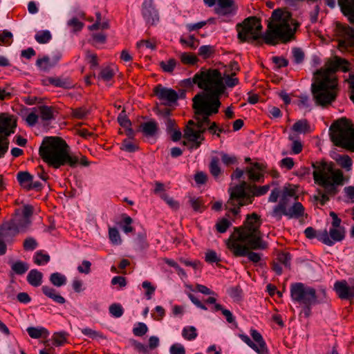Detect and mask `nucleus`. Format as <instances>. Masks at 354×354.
I'll use <instances>...</instances> for the list:
<instances>
[{"label":"nucleus","mask_w":354,"mask_h":354,"mask_svg":"<svg viewBox=\"0 0 354 354\" xmlns=\"http://www.w3.org/2000/svg\"><path fill=\"white\" fill-rule=\"evenodd\" d=\"M312 167L314 169V182L323 189H317L318 195H315L313 199L324 206L329 201L330 197H333L339 193V187L344 185L346 179L343 171L339 169H335L333 162H327L323 159L312 162Z\"/></svg>","instance_id":"obj_1"},{"label":"nucleus","mask_w":354,"mask_h":354,"mask_svg":"<svg viewBox=\"0 0 354 354\" xmlns=\"http://www.w3.org/2000/svg\"><path fill=\"white\" fill-rule=\"evenodd\" d=\"M300 23L292 19V14L286 8H277L272 12L265 32L264 43L276 46L287 44L295 39V33Z\"/></svg>","instance_id":"obj_2"},{"label":"nucleus","mask_w":354,"mask_h":354,"mask_svg":"<svg viewBox=\"0 0 354 354\" xmlns=\"http://www.w3.org/2000/svg\"><path fill=\"white\" fill-rule=\"evenodd\" d=\"M39 154L44 162L54 169L64 165L75 168L77 162L76 158L70 154V147L66 140L58 136L45 137Z\"/></svg>","instance_id":"obj_3"},{"label":"nucleus","mask_w":354,"mask_h":354,"mask_svg":"<svg viewBox=\"0 0 354 354\" xmlns=\"http://www.w3.org/2000/svg\"><path fill=\"white\" fill-rule=\"evenodd\" d=\"M196 80H198V88L205 93H198L193 99L221 104L220 97L225 91V85L219 70L203 68L195 74Z\"/></svg>","instance_id":"obj_4"},{"label":"nucleus","mask_w":354,"mask_h":354,"mask_svg":"<svg viewBox=\"0 0 354 354\" xmlns=\"http://www.w3.org/2000/svg\"><path fill=\"white\" fill-rule=\"evenodd\" d=\"M329 136L335 146L354 152V125L350 120L342 118L334 121Z\"/></svg>","instance_id":"obj_5"},{"label":"nucleus","mask_w":354,"mask_h":354,"mask_svg":"<svg viewBox=\"0 0 354 354\" xmlns=\"http://www.w3.org/2000/svg\"><path fill=\"white\" fill-rule=\"evenodd\" d=\"M226 246L234 257H247L250 261L257 263L260 262L262 254L252 250H266L268 248V243L259 237L245 241H236L228 239L226 241Z\"/></svg>","instance_id":"obj_6"},{"label":"nucleus","mask_w":354,"mask_h":354,"mask_svg":"<svg viewBox=\"0 0 354 354\" xmlns=\"http://www.w3.org/2000/svg\"><path fill=\"white\" fill-rule=\"evenodd\" d=\"M236 28L241 43L247 42L259 46L264 42L265 33H261L263 26L261 20L257 17L245 18L241 23L236 24Z\"/></svg>","instance_id":"obj_7"},{"label":"nucleus","mask_w":354,"mask_h":354,"mask_svg":"<svg viewBox=\"0 0 354 354\" xmlns=\"http://www.w3.org/2000/svg\"><path fill=\"white\" fill-rule=\"evenodd\" d=\"M290 296L292 299L299 304L309 306L325 302L326 292L322 289L317 295L314 288L297 282L290 286Z\"/></svg>","instance_id":"obj_8"},{"label":"nucleus","mask_w":354,"mask_h":354,"mask_svg":"<svg viewBox=\"0 0 354 354\" xmlns=\"http://www.w3.org/2000/svg\"><path fill=\"white\" fill-rule=\"evenodd\" d=\"M337 82H330L316 77L311 84V92L316 105L326 107L334 102L337 96Z\"/></svg>","instance_id":"obj_9"},{"label":"nucleus","mask_w":354,"mask_h":354,"mask_svg":"<svg viewBox=\"0 0 354 354\" xmlns=\"http://www.w3.org/2000/svg\"><path fill=\"white\" fill-rule=\"evenodd\" d=\"M261 225V216L255 212L246 216L243 225L234 227L233 233L228 239L236 241H245L261 237L260 227Z\"/></svg>","instance_id":"obj_10"},{"label":"nucleus","mask_w":354,"mask_h":354,"mask_svg":"<svg viewBox=\"0 0 354 354\" xmlns=\"http://www.w3.org/2000/svg\"><path fill=\"white\" fill-rule=\"evenodd\" d=\"M192 107L194 110L196 127L198 129L205 128V124H209V117L218 113L221 104L209 102L193 99Z\"/></svg>","instance_id":"obj_11"},{"label":"nucleus","mask_w":354,"mask_h":354,"mask_svg":"<svg viewBox=\"0 0 354 354\" xmlns=\"http://www.w3.org/2000/svg\"><path fill=\"white\" fill-rule=\"evenodd\" d=\"M252 185V183L243 180L239 185L230 187L228 190L230 198L225 205V209L232 213L234 216L239 214L242 207L239 206V203L245 202L249 193V187Z\"/></svg>","instance_id":"obj_12"},{"label":"nucleus","mask_w":354,"mask_h":354,"mask_svg":"<svg viewBox=\"0 0 354 354\" xmlns=\"http://www.w3.org/2000/svg\"><path fill=\"white\" fill-rule=\"evenodd\" d=\"M341 70L343 72L349 71V63L345 59L335 56L333 60L328 61L325 68L317 70L316 75L317 77L332 82H337L336 77H331L330 74Z\"/></svg>","instance_id":"obj_13"},{"label":"nucleus","mask_w":354,"mask_h":354,"mask_svg":"<svg viewBox=\"0 0 354 354\" xmlns=\"http://www.w3.org/2000/svg\"><path fill=\"white\" fill-rule=\"evenodd\" d=\"M336 35L338 38V48L340 50H347L354 47V29L349 26L337 23Z\"/></svg>","instance_id":"obj_14"},{"label":"nucleus","mask_w":354,"mask_h":354,"mask_svg":"<svg viewBox=\"0 0 354 354\" xmlns=\"http://www.w3.org/2000/svg\"><path fill=\"white\" fill-rule=\"evenodd\" d=\"M250 335L257 344L252 341L247 335L240 334L239 337L258 354H268V349L266 343L261 334L255 329H251Z\"/></svg>","instance_id":"obj_15"},{"label":"nucleus","mask_w":354,"mask_h":354,"mask_svg":"<svg viewBox=\"0 0 354 354\" xmlns=\"http://www.w3.org/2000/svg\"><path fill=\"white\" fill-rule=\"evenodd\" d=\"M345 236L344 227H331L328 232L324 230L318 232L317 239L326 245L332 246L335 243L343 241Z\"/></svg>","instance_id":"obj_16"},{"label":"nucleus","mask_w":354,"mask_h":354,"mask_svg":"<svg viewBox=\"0 0 354 354\" xmlns=\"http://www.w3.org/2000/svg\"><path fill=\"white\" fill-rule=\"evenodd\" d=\"M17 126V118L8 113H0V138L8 140V137L14 133Z\"/></svg>","instance_id":"obj_17"},{"label":"nucleus","mask_w":354,"mask_h":354,"mask_svg":"<svg viewBox=\"0 0 354 354\" xmlns=\"http://www.w3.org/2000/svg\"><path fill=\"white\" fill-rule=\"evenodd\" d=\"M17 181L21 187L26 192L35 190L40 192L43 185L39 181H33V176L28 171H19L17 174Z\"/></svg>","instance_id":"obj_18"},{"label":"nucleus","mask_w":354,"mask_h":354,"mask_svg":"<svg viewBox=\"0 0 354 354\" xmlns=\"http://www.w3.org/2000/svg\"><path fill=\"white\" fill-rule=\"evenodd\" d=\"M153 95L160 101H164L163 104H169L176 102L178 99L177 92L172 89L162 86V84H158L153 89Z\"/></svg>","instance_id":"obj_19"},{"label":"nucleus","mask_w":354,"mask_h":354,"mask_svg":"<svg viewBox=\"0 0 354 354\" xmlns=\"http://www.w3.org/2000/svg\"><path fill=\"white\" fill-rule=\"evenodd\" d=\"M142 15L147 24L153 26L159 21L158 12L153 0H144L142 4Z\"/></svg>","instance_id":"obj_20"},{"label":"nucleus","mask_w":354,"mask_h":354,"mask_svg":"<svg viewBox=\"0 0 354 354\" xmlns=\"http://www.w3.org/2000/svg\"><path fill=\"white\" fill-rule=\"evenodd\" d=\"M334 290L341 299L351 301L354 299V286H349L345 280L337 281Z\"/></svg>","instance_id":"obj_21"},{"label":"nucleus","mask_w":354,"mask_h":354,"mask_svg":"<svg viewBox=\"0 0 354 354\" xmlns=\"http://www.w3.org/2000/svg\"><path fill=\"white\" fill-rule=\"evenodd\" d=\"M263 164L257 162H252V167L245 168V173L248 174V180L251 183H263L264 174L261 172L265 169Z\"/></svg>","instance_id":"obj_22"},{"label":"nucleus","mask_w":354,"mask_h":354,"mask_svg":"<svg viewBox=\"0 0 354 354\" xmlns=\"http://www.w3.org/2000/svg\"><path fill=\"white\" fill-rule=\"evenodd\" d=\"M270 188V185L259 186L257 185L255 183H252V185L249 187V193L247 196V198H245L244 203H239V206H245L252 204L254 201V197H259L266 194Z\"/></svg>","instance_id":"obj_23"},{"label":"nucleus","mask_w":354,"mask_h":354,"mask_svg":"<svg viewBox=\"0 0 354 354\" xmlns=\"http://www.w3.org/2000/svg\"><path fill=\"white\" fill-rule=\"evenodd\" d=\"M215 12L218 16H227L233 14L236 10L234 0H218Z\"/></svg>","instance_id":"obj_24"},{"label":"nucleus","mask_w":354,"mask_h":354,"mask_svg":"<svg viewBox=\"0 0 354 354\" xmlns=\"http://www.w3.org/2000/svg\"><path fill=\"white\" fill-rule=\"evenodd\" d=\"M48 82L55 87L64 89H71L75 87L73 80L69 77H48Z\"/></svg>","instance_id":"obj_25"},{"label":"nucleus","mask_w":354,"mask_h":354,"mask_svg":"<svg viewBox=\"0 0 354 354\" xmlns=\"http://www.w3.org/2000/svg\"><path fill=\"white\" fill-rule=\"evenodd\" d=\"M19 234V230H17L12 222L10 220L8 222L3 223L0 226V238L8 241L12 240L13 237Z\"/></svg>","instance_id":"obj_26"},{"label":"nucleus","mask_w":354,"mask_h":354,"mask_svg":"<svg viewBox=\"0 0 354 354\" xmlns=\"http://www.w3.org/2000/svg\"><path fill=\"white\" fill-rule=\"evenodd\" d=\"M337 2L342 14L354 24V0H337Z\"/></svg>","instance_id":"obj_27"},{"label":"nucleus","mask_w":354,"mask_h":354,"mask_svg":"<svg viewBox=\"0 0 354 354\" xmlns=\"http://www.w3.org/2000/svg\"><path fill=\"white\" fill-rule=\"evenodd\" d=\"M288 198L286 197V196H282L279 204L273 209L272 215L276 217L277 220H281L283 212H286L288 209Z\"/></svg>","instance_id":"obj_28"},{"label":"nucleus","mask_w":354,"mask_h":354,"mask_svg":"<svg viewBox=\"0 0 354 354\" xmlns=\"http://www.w3.org/2000/svg\"><path fill=\"white\" fill-rule=\"evenodd\" d=\"M304 214V207L303 205L300 202H296L290 208L288 209L286 212H283V215L288 216L289 218H299L303 216Z\"/></svg>","instance_id":"obj_29"},{"label":"nucleus","mask_w":354,"mask_h":354,"mask_svg":"<svg viewBox=\"0 0 354 354\" xmlns=\"http://www.w3.org/2000/svg\"><path fill=\"white\" fill-rule=\"evenodd\" d=\"M41 290L46 297L50 298L57 304H63L66 302L65 299L61 296L53 288L48 286H44L41 288Z\"/></svg>","instance_id":"obj_30"},{"label":"nucleus","mask_w":354,"mask_h":354,"mask_svg":"<svg viewBox=\"0 0 354 354\" xmlns=\"http://www.w3.org/2000/svg\"><path fill=\"white\" fill-rule=\"evenodd\" d=\"M140 129L145 136H153L158 130L157 122L154 120L141 124Z\"/></svg>","instance_id":"obj_31"},{"label":"nucleus","mask_w":354,"mask_h":354,"mask_svg":"<svg viewBox=\"0 0 354 354\" xmlns=\"http://www.w3.org/2000/svg\"><path fill=\"white\" fill-rule=\"evenodd\" d=\"M43 274L36 270H31L27 275V281L33 287H38L42 283Z\"/></svg>","instance_id":"obj_32"},{"label":"nucleus","mask_w":354,"mask_h":354,"mask_svg":"<svg viewBox=\"0 0 354 354\" xmlns=\"http://www.w3.org/2000/svg\"><path fill=\"white\" fill-rule=\"evenodd\" d=\"M10 221L12 222L16 230H19V234L26 232L32 223L31 220H28V218L23 217L12 218Z\"/></svg>","instance_id":"obj_33"},{"label":"nucleus","mask_w":354,"mask_h":354,"mask_svg":"<svg viewBox=\"0 0 354 354\" xmlns=\"http://www.w3.org/2000/svg\"><path fill=\"white\" fill-rule=\"evenodd\" d=\"M27 332L29 336L34 339H39L41 337L46 338L49 335L48 330L43 327H29L27 328Z\"/></svg>","instance_id":"obj_34"},{"label":"nucleus","mask_w":354,"mask_h":354,"mask_svg":"<svg viewBox=\"0 0 354 354\" xmlns=\"http://www.w3.org/2000/svg\"><path fill=\"white\" fill-rule=\"evenodd\" d=\"M219 161L220 160L217 156H214L212 158L209 165V172L214 178H218L222 173L219 166Z\"/></svg>","instance_id":"obj_35"},{"label":"nucleus","mask_w":354,"mask_h":354,"mask_svg":"<svg viewBox=\"0 0 354 354\" xmlns=\"http://www.w3.org/2000/svg\"><path fill=\"white\" fill-rule=\"evenodd\" d=\"M191 207L194 212H203L206 209L204 199L202 197H192L189 201Z\"/></svg>","instance_id":"obj_36"},{"label":"nucleus","mask_w":354,"mask_h":354,"mask_svg":"<svg viewBox=\"0 0 354 354\" xmlns=\"http://www.w3.org/2000/svg\"><path fill=\"white\" fill-rule=\"evenodd\" d=\"M29 268V266L27 263L22 261H17L12 263L11 270L14 274L18 275H22L25 274Z\"/></svg>","instance_id":"obj_37"},{"label":"nucleus","mask_w":354,"mask_h":354,"mask_svg":"<svg viewBox=\"0 0 354 354\" xmlns=\"http://www.w3.org/2000/svg\"><path fill=\"white\" fill-rule=\"evenodd\" d=\"M236 74L234 73H227V70H225L223 73V80H225L224 84L226 87L233 88L239 84V80L237 77H235Z\"/></svg>","instance_id":"obj_38"},{"label":"nucleus","mask_w":354,"mask_h":354,"mask_svg":"<svg viewBox=\"0 0 354 354\" xmlns=\"http://www.w3.org/2000/svg\"><path fill=\"white\" fill-rule=\"evenodd\" d=\"M41 118L44 121L51 120L55 118L54 108L46 105L39 106Z\"/></svg>","instance_id":"obj_39"},{"label":"nucleus","mask_w":354,"mask_h":354,"mask_svg":"<svg viewBox=\"0 0 354 354\" xmlns=\"http://www.w3.org/2000/svg\"><path fill=\"white\" fill-rule=\"evenodd\" d=\"M291 254L288 252L283 251L279 252L275 259L276 261L279 262L281 264H283L285 268L289 270H290L291 268Z\"/></svg>","instance_id":"obj_40"},{"label":"nucleus","mask_w":354,"mask_h":354,"mask_svg":"<svg viewBox=\"0 0 354 354\" xmlns=\"http://www.w3.org/2000/svg\"><path fill=\"white\" fill-rule=\"evenodd\" d=\"M49 279L50 283L57 287H61L65 285L67 281L66 277L59 272L52 273Z\"/></svg>","instance_id":"obj_41"},{"label":"nucleus","mask_w":354,"mask_h":354,"mask_svg":"<svg viewBox=\"0 0 354 354\" xmlns=\"http://www.w3.org/2000/svg\"><path fill=\"white\" fill-rule=\"evenodd\" d=\"M36 65L42 71L46 72L54 66V64L51 63L49 57L44 56L41 58L37 59Z\"/></svg>","instance_id":"obj_42"},{"label":"nucleus","mask_w":354,"mask_h":354,"mask_svg":"<svg viewBox=\"0 0 354 354\" xmlns=\"http://www.w3.org/2000/svg\"><path fill=\"white\" fill-rule=\"evenodd\" d=\"M310 129V125L307 120H300L297 121L292 127V129L297 133H306Z\"/></svg>","instance_id":"obj_43"},{"label":"nucleus","mask_w":354,"mask_h":354,"mask_svg":"<svg viewBox=\"0 0 354 354\" xmlns=\"http://www.w3.org/2000/svg\"><path fill=\"white\" fill-rule=\"evenodd\" d=\"M68 333L64 331L55 333L53 335V344L56 346L64 345L67 342Z\"/></svg>","instance_id":"obj_44"},{"label":"nucleus","mask_w":354,"mask_h":354,"mask_svg":"<svg viewBox=\"0 0 354 354\" xmlns=\"http://www.w3.org/2000/svg\"><path fill=\"white\" fill-rule=\"evenodd\" d=\"M52 38L51 34L48 30H41L36 33L35 36V40L39 44H46Z\"/></svg>","instance_id":"obj_45"},{"label":"nucleus","mask_w":354,"mask_h":354,"mask_svg":"<svg viewBox=\"0 0 354 354\" xmlns=\"http://www.w3.org/2000/svg\"><path fill=\"white\" fill-rule=\"evenodd\" d=\"M182 335L185 339L192 341L196 338L198 334L194 326H186L183 329Z\"/></svg>","instance_id":"obj_46"},{"label":"nucleus","mask_w":354,"mask_h":354,"mask_svg":"<svg viewBox=\"0 0 354 354\" xmlns=\"http://www.w3.org/2000/svg\"><path fill=\"white\" fill-rule=\"evenodd\" d=\"M159 65L164 72L171 73L176 66V60L171 58L167 62H160Z\"/></svg>","instance_id":"obj_47"},{"label":"nucleus","mask_w":354,"mask_h":354,"mask_svg":"<svg viewBox=\"0 0 354 354\" xmlns=\"http://www.w3.org/2000/svg\"><path fill=\"white\" fill-rule=\"evenodd\" d=\"M214 48L210 45H204L199 48L198 55L203 59L209 58L214 53Z\"/></svg>","instance_id":"obj_48"},{"label":"nucleus","mask_w":354,"mask_h":354,"mask_svg":"<svg viewBox=\"0 0 354 354\" xmlns=\"http://www.w3.org/2000/svg\"><path fill=\"white\" fill-rule=\"evenodd\" d=\"M337 164L346 170L349 171L352 166V160L348 155H341L337 159Z\"/></svg>","instance_id":"obj_49"},{"label":"nucleus","mask_w":354,"mask_h":354,"mask_svg":"<svg viewBox=\"0 0 354 354\" xmlns=\"http://www.w3.org/2000/svg\"><path fill=\"white\" fill-rule=\"evenodd\" d=\"M12 41V34L11 32L7 30L0 32V45L8 46L11 45Z\"/></svg>","instance_id":"obj_50"},{"label":"nucleus","mask_w":354,"mask_h":354,"mask_svg":"<svg viewBox=\"0 0 354 354\" xmlns=\"http://www.w3.org/2000/svg\"><path fill=\"white\" fill-rule=\"evenodd\" d=\"M50 261V256L44 254L42 251H37L34 256V263L38 266L44 265Z\"/></svg>","instance_id":"obj_51"},{"label":"nucleus","mask_w":354,"mask_h":354,"mask_svg":"<svg viewBox=\"0 0 354 354\" xmlns=\"http://www.w3.org/2000/svg\"><path fill=\"white\" fill-rule=\"evenodd\" d=\"M88 113V110L84 106L71 109V115L76 119L82 120L87 116Z\"/></svg>","instance_id":"obj_52"},{"label":"nucleus","mask_w":354,"mask_h":354,"mask_svg":"<svg viewBox=\"0 0 354 354\" xmlns=\"http://www.w3.org/2000/svg\"><path fill=\"white\" fill-rule=\"evenodd\" d=\"M109 237L111 243L114 245H120L122 243L119 231L116 227H109Z\"/></svg>","instance_id":"obj_53"},{"label":"nucleus","mask_w":354,"mask_h":354,"mask_svg":"<svg viewBox=\"0 0 354 354\" xmlns=\"http://www.w3.org/2000/svg\"><path fill=\"white\" fill-rule=\"evenodd\" d=\"M231 225V222L226 218L219 220L215 225V227L218 232L225 233Z\"/></svg>","instance_id":"obj_54"},{"label":"nucleus","mask_w":354,"mask_h":354,"mask_svg":"<svg viewBox=\"0 0 354 354\" xmlns=\"http://www.w3.org/2000/svg\"><path fill=\"white\" fill-rule=\"evenodd\" d=\"M99 76L104 81L109 82L115 76V72L110 66H106L101 70Z\"/></svg>","instance_id":"obj_55"},{"label":"nucleus","mask_w":354,"mask_h":354,"mask_svg":"<svg viewBox=\"0 0 354 354\" xmlns=\"http://www.w3.org/2000/svg\"><path fill=\"white\" fill-rule=\"evenodd\" d=\"M205 260L209 263H216L217 266L220 267L221 259L217 256L216 252L214 250H208L205 253Z\"/></svg>","instance_id":"obj_56"},{"label":"nucleus","mask_w":354,"mask_h":354,"mask_svg":"<svg viewBox=\"0 0 354 354\" xmlns=\"http://www.w3.org/2000/svg\"><path fill=\"white\" fill-rule=\"evenodd\" d=\"M180 60L184 64L194 65L198 59L194 54L184 53L180 56Z\"/></svg>","instance_id":"obj_57"},{"label":"nucleus","mask_w":354,"mask_h":354,"mask_svg":"<svg viewBox=\"0 0 354 354\" xmlns=\"http://www.w3.org/2000/svg\"><path fill=\"white\" fill-rule=\"evenodd\" d=\"M124 225L122 226V230L125 233H129L133 231V227L131 225L133 223V219L126 214H123L122 215Z\"/></svg>","instance_id":"obj_58"},{"label":"nucleus","mask_w":354,"mask_h":354,"mask_svg":"<svg viewBox=\"0 0 354 354\" xmlns=\"http://www.w3.org/2000/svg\"><path fill=\"white\" fill-rule=\"evenodd\" d=\"M109 313L116 318L120 317L123 313L124 310L120 304H113L109 306Z\"/></svg>","instance_id":"obj_59"},{"label":"nucleus","mask_w":354,"mask_h":354,"mask_svg":"<svg viewBox=\"0 0 354 354\" xmlns=\"http://www.w3.org/2000/svg\"><path fill=\"white\" fill-rule=\"evenodd\" d=\"M118 122L121 127L123 128H127L131 127V122L128 118L126 112L123 110L118 116Z\"/></svg>","instance_id":"obj_60"},{"label":"nucleus","mask_w":354,"mask_h":354,"mask_svg":"<svg viewBox=\"0 0 354 354\" xmlns=\"http://www.w3.org/2000/svg\"><path fill=\"white\" fill-rule=\"evenodd\" d=\"M148 330V328L145 323L139 322L137 326L133 328V333L134 335L142 337L145 335Z\"/></svg>","instance_id":"obj_61"},{"label":"nucleus","mask_w":354,"mask_h":354,"mask_svg":"<svg viewBox=\"0 0 354 354\" xmlns=\"http://www.w3.org/2000/svg\"><path fill=\"white\" fill-rule=\"evenodd\" d=\"M194 84L198 86V80H195V75L192 78L185 79L180 82V86L187 90L192 89Z\"/></svg>","instance_id":"obj_62"},{"label":"nucleus","mask_w":354,"mask_h":354,"mask_svg":"<svg viewBox=\"0 0 354 354\" xmlns=\"http://www.w3.org/2000/svg\"><path fill=\"white\" fill-rule=\"evenodd\" d=\"M38 245L37 241L32 237L26 238L24 243L23 247L25 250H34Z\"/></svg>","instance_id":"obj_63"},{"label":"nucleus","mask_w":354,"mask_h":354,"mask_svg":"<svg viewBox=\"0 0 354 354\" xmlns=\"http://www.w3.org/2000/svg\"><path fill=\"white\" fill-rule=\"evenodd\" d=\"M120 149L123 151L131 153L137 151L138 149V147L129 140L124 139L122 143Z\"/></svg>","instance_id":"obj_64"}]
</instances>
